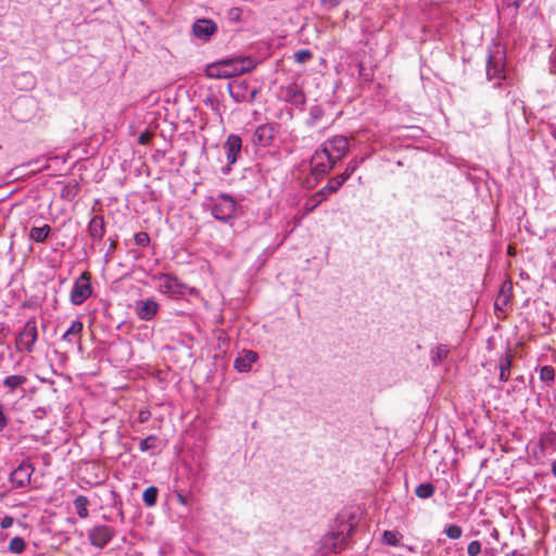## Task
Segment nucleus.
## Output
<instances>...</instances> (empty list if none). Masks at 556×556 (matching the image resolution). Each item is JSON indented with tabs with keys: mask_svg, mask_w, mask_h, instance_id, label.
Instances as JSON below:
<instances>
[{
	"mask_svg": "<svg viewBox=\"0 0 556 556\" xmlns=\"http://www.w3.org/2000/svg\"><path fill=\"white\" fill-rule=\"evenodd\" d=\"M467 553L469 556H477L481 553V543L479 541H472L468 544Z\"/></svg>",
	"mask_w": 556,
	"mask_h": 556,
	"instance_id": "obj_39",
	"label": "nucleus"
},
{
	"mask_svg": "<svg viewBox=\"0 0 556 556\" xmlns=\"http://www.w3.org/2000/svg\"><path fill=\"white\" fill-rule=\"evenodd\" d=\"M539 448L541 455L556 452V432L549 430L540 435Z\"/></svg>",
	"mask_w": 556,
	"mask_h": 556,
	"instance_id": "obj_20",
	"label": "nucleus"
},
{
	"mask_svg": "<svg viewBox=\"0 0 556 556\" xmlns=\"http://www.w3.org/2000/svg\"><path fill=\"white\" fill-rule=\"evenodd\" d=\"M357 167H358V161L352 160L346 165L345 170L342 174L338 175V177L341 178L342 182L344 184L353 175V173L356 170Z\"/></svg>",
	"mask_w": 556,
	"mask_h": 556,
	"instance_id": "obj_35",
	"label": "nucleus"
},
{
	"mask_svg": "<svg viewBox=\"0 0 556 556\" xmlns=\"http://www.w3.org/2000/svg\"><path fill=\"white\" fill-rule=\"evenodd\" d=\"M336 163L337 161L328 153L327 148L320 146L311 159L312 174L316 178L323 177L333 168Z\"/></svg>",
	"mask_w": 556,
	"mask_h": 556,
	"instance_id": "obj_7",
	"label": "nucleus"
},
{
	"mask_svg": "<svg viewBox=\"0 0 556 556\" xmlns=\"http://www.w3.org/2000/svg\"><path fill=\"white\" fill-rule=\"evenodd\" d=\"M342 186V179L336 176L330 178L327 185L316 192L321 199H324V201H326L332 193H336Z\"/></svg>",
	"mask_w": 556,
	"mask_h": 556,
	"instance_id": "obj_22",
	"label": "nucleus"
},
{
	"mask_svg": "<svg viewBox=\"0 0 556 556\" xmlns=\"http://www.w3.org/2000/svg\"><path fill=\"white\" fill-rule=\"evenodd\" d=\"M157 309L159 304L152 299L139 301L136 305V314L141 320L152 319L157 313Z\"/></svg>",
	"mask_w": 556,
	"mask_h": 556,
	"instance_id": "obj_16",
	"label": "nucleus"
},
{
	"mask_svg": "<svg viewBox=\"0 0 556 556\" xmlns=\"http://www.w3.org/2000/svg\"><path fill=\"white\" fill-rule=\"evenodd\" d=\"M159 490L156 486H149L142 494V501L148 507H152L156 504Z\"/></svg>",
	"mask_w": 556,
	"mask_h": 556,
	"instance_id": "obj_32",
	"label": "nucleus"
},
{
	"mask_svg": "<svg viewBox=\"0 0 556 556\" xmlns=\"http://www.w3.org/2000/svg\"><path fill=\"white\" fill-rule=\"evenodd\" d=\"M230 97L236 102H253L258 89L251 88L247 80H235L228 85Z\"/></svg>",
	"mask_w": 556,
	"mask_h": 556,
	"instance_id": "obj_10",
	"label": "nucleus"
},
{
	"mask_svg": "<svg viewBox=\"0 0 556 556\" xmlns=\"http://www.w3.org/2000/svg\"><path fill=\"white\" fill-rule=\"evenodd\" d=\"M9 424V418L4 413V406L0 403V431H2Z\"/></svg>",
	"mask_w": 556,
	"mask_h": 556,
	"instance_id": "obj_41",
	"label": "nucleus"
},
{
	"mask_svg": "<svg viewBox=\"0 0 556 556\" xmlns=\"http://www.w3.org/2000/svg\"><path fill=\"white\" fill-rule=\"evenodd\" d=\"M540 379L547 384H551L552 382H554V379H555L554 367L548 366V365L541 367L540 368Z\"/></svg>",
	"mask_w": 556,
	"mask_h": 556,
	"instance_id": "obj_34",
	"label": "nucleus"
},
{
	"mask_svg": "<svg viewBox=\"0 0 556 556\" xmlns=\"http://www.w3.org/2000/svg\"><path fill=\"white\" fill-rule=\"evenodd\" d=\"M151 138H152V134L149 131H144V132L140 134V136L138 138V143L141 146H147L150 143Z\"/></svg>",
	"mask_w": 556,
	"mask_h": 556,
	"instance_id": "obj_42",
	"label": "nucleus"
},
{
	"mask_svg": "<svg viewBox=\"0 0 556 556\" xmlns=\"http://www.w3.org/2000/svg\"><path fill=\"white\" fill-rule=\"evenodd\" d=\"M508 7L519 8L525 0H504Z\"/></svg>",
	"mask_w": 556,
	"mask_h": 556,
	"instance_id": "obj_46",
	"label": "nucleus"
},
{
	"mask_svg": "<svg viewBox=\"0 0 556 556\" xmlns=\"http://www.w3.org/2000/svg\"><path fill=\"white\" fill-rule=\"evenodd\" d=\"M116 535V530L106 525H97L88 530L89 543L97 548H104Z\"/></svg>",
	"mask_w": 556,
	"mask_h": 556,
	"instance_id": "obj_8",
	"label": "nucleus"
},
{
	"mask_svg": "<svg viewBox=\"0 0 556 556\" xmlns=\"http://www.w3.org/2000/svg\"><path fill=\"white\" fill-rule=\"evenodd\" d=\"M313 58V53L308 49L298 50L293 53V59L296 63H306Z\"/></svg>",
	"mask_w": 556,
	"mask_h": 556,
	"instance_id": "obj_37",
	"label": "nucleus"
},
{
	"mask_svg": "<svg viewBox=\"0 0 556 556\" xmlns=\"http://www.w3.org/2000/svg\"><path fill=\"white\" fill-rule=\"evenodd\" d=\"M340 0H321V3L330 9L337 7Z\"/></svg>",
	"mask_w": 556,
	"mask_h": 556,
	"instance_id": "obj_45",
	"label": "nucleus"
},
{
	"mask_svg": "<svg viewBox=\"0 0 556 556\" xmlns=\"http://www.w3.org/2000/svg\"><path fill=\"white\" fill-rule=\"evenodd\" d=\"M151 414L149 410H140L138 419L140 422H146L150 418Z\"/></svg>",
	"mask_w": 556,
	"mask_h": 556,
	"instance_id": "obj_44",
	"label": "nucleus"
},
{
	"mask_svg": "<svg viewBox=\"0 0 556 556\" xmlns=\"http://www.w3.org/2000/svg\"><path fill=\"white\" fill-rule=\"evenodd\" d=\"M282 94H283L285 101L291 103L292 105L303 106L305 104V101H306L305 94L302 91V89L295 84L288 85L283 89Z\"/></svg>",
	"mask_w": 556,
	"mask_h": 556,
	"instance_id": "obj_17",
	"label": "nucleus"
},
{
	"mask_svg": "<svg viewBox=\"0 0 556 556\" xmlns=\"http://www.w3.org/2000/svg\"><path fill=\"white\" fill-rule=\"evenodd\" d=\"M486 77L489 80H496L495 86H501V80L506 78L505 75V54L502 50L496 49L490 52L486 60Z\"/></svg>",
	"mask_w": 556,
	"mask_h": 556,
	"instance_id": "obj_6",
	"label": "nucleus"
},
{
	"mask_svg": "<svg viewBox=\"0 0 556 556\" xmlns=\"http://www.w3.org/2000/svg\"><path fill=\"white\" fill-rule=\"evenodd\" d=\"M507 303V298L503 294H500L496 299L495 306L498 307L500 304L505 305Z\"/></svg>",
	"mask_w": 556,
	"mask_h": 556,
	"instance_id": "obj_48",
	"label": "nucleus"
},
{
	"mask_svg": "<svg viewBox=\"0 0 556 556\" xmlns=\"http://www.w3.org/2000/svg\"><path fill=\"white\" fill-rule=\"evenodd\" d=\"M114 247H115L114 242L112 244H110L111 249H114Z\"/></svg>",
	"mask_w": 556,
	"mask_h": 556,
	"instance_id": "obj_54",
	"label": "nucleus"
},
{
	"mask_svg": "<svg viewBox=\"0 0 556 556\" xmlns=\"http://www.w3.org/2000/svg\"><path fill=\"white\" fill-rule=\"evenodd\" d=\"M224 150L228 165L227 167L223 168V173L228 174L230 172V166L237 162L238 155L242 150V140L240 136L230 134L224 143Z\"/></svg>",
	"mask_w": 556,
	"mask_h": 556,
	"instance_id": "obj_14",
	"label": "nucleus"
},
{
	"mask_svg": "<svg viewBox=\"0 0 556 556\" xmlns=\"http://www.w3.org/2000/svg\"><path fill=\"white\" fill-rule=\"evenodd\" d=\"M498 534L500 533H498L497 529H493V531L491 532V536L494 538L495 540L498 539Z\"/></svg>",
	"mask_w": 556,
	"mask_h": 556,
	"instance_id": "obj_50",
	"label": "nucleus"
},
{
	"mask_svg": "<svg viewBox=\"0 0 556 556\" xmlns=\"http://www.w3.org/2000/svg\"><path fill=\"white\" fill-rule=\"evenodd\" d=\"M27 546L26 541L22 536H14L10 540L8 545V552L20 555L25 552Z\"/></svg>",
	"mask_w": 556,
	"mask_h": 556,
	"instance_id": "obj_28",
	"label": "nucleus"
},
{
	"mask_svg": "<svg viewBox=\"0 0 556 556\" xmlns=\"http://www.w3.org/2000/svg\"><path fill=\"white\" fill-rule=\"evenodd\" d=\"M552 270L556 273V261L552 264Z\"/></svg>",
	"mask_w": 556,
	"mask_h": 556,
	"instance_id": "obj_52",
	"label": "nucleus"
},
{
	"mask_svg": "<svg viewBox=\"0 0 556 556\" xmlns=\"http://www.w3.org/2000/svg\"><path fill=\"white\" fill-rule=\"evenodd\" d=\"M159 290L172 296H179L187 294L189 287L181 282L177 277L169 274H162L157 277Z\"/></svg>",
	"mask_w": 556,
	"mask_h": 556,
	"instance_id": "obj_9",
	"label": "nucleus"
},
{
	"mask_svg": "<svg viewBox=\"0 0 556 556\" xmlns=\"http://www.w3.org/2000/svg\"><path fill=\"white\" fill-rule=\"evenodd\" d=\"M13 523H14V518L11 516H5L4 518H2L0 526L2 529H9L13 526Z\"/></svg>",
	"mask_w": 556,
	"mask_h": 556,
	"instance_id": "obj_43",
	"label": "nucleus"
},
{
	"mask_svg": "<svg viewBox=\"0 0 556 556\" xmlns=\"http://www.w3.org/2000/svg\"><path fill=\"white\" fill-rule=\"evenodd\" d=\"M179 502H180V503H182V504H185V503H186V502H185V498H184L181 495H179Z\"/></svg>",
	"mask_w": 556,
	"mask_h": 556,
	"instance_id": "obj_53",
	"label": "nucleus"
},
{
	"mask_svg": "<svg viewBox=\"0 0 556 556\" xmlns=\"http://www.w3.org/2000/svg\"><path fill=\"white\" fill-rule=\"evenodd\" d=\"M92 291L91 275L88 271H84L73 283V288L70 293V301L73 305H81L91 296Z\"/></svg>",
	"mask_w": 556,
	"mask_h": 556,
	"instance_id": "obj_5",
	"label": "nucleus"
},
{
	"mask_svg": "<svg viewBox=\"0 0 556 556\" xmlns=\"http://www.w3.org/2000/svg\"><path fill=\"white\" fill-rule=\"evenodd\" d=\"M402 538L399 531L386 530L382 533V543L389 546H397Z\"/></svg>",
	"mask_w": 556,
	"mask_h": 556,
	"instance_id": "obj_30",
	"label": "nucleus"
},
{
	"mask_svg": "<svg viewBox=\"0 0 556 556\" xmlns=\"http://www.w3.org/2000/svg\"><path fill=\"white\" fill-rule=\"evenodd\" d=\"M159 446V438L156 435H149L146 439L141 440L139 443V448L141 452L154 451Z\"/></svg>",
	"mask_w": 556,
	"mask_h": 556,
	"instance_id": "obj_33",
	"label": "nucleus"
},
{
	"mask_svg": "<svg viewBox=\"0 0 556 556\" xmlns=\"http://www.w3.org/2000/svg\"><path fill=\"white\" fill-rule=\"evenodd\" d=\"M38 340L37 323L34 317L29 318L15 337V346L18 352L33 353Z\"/></svg>",
	"mask_w": 556,
	"mask_h": 556,
	"instance_id": "obj_4",
	"label": "nucleus"
},
{
	"mask_svg": "<svg viewBox=\"0 0 556 556\" xmlns=\"http://www.w3.org/2000/svg\"><path fill=\"white\" fill-rule=\"evenodd\" d=\"M228 18L232 22H240L241 21V15H242V10L238 7H233L231 9L228 10Z\"/></svg>",
	"mask_w": 556,
	"mask_h": 556,
	"instance_id": "obj_40",
	"label": "nucleus"
},
{
	"mask_svg": "<svg viewBox=\"0 0 556 556\" xmlns=\"http://www.w3.org/2000/svg\"><path fill=\"white\" fill-rule=\"evenodd\" d=\"M83 329H84L83 323L78 319L74 320L72 323V325L70 326V328L62 336V340L66 341L68 343H73L74 342L73 338L77 337L78 341H79Z\"/></svg>",
	"mask_w": 556,
	"mask_h": 556,
	"instance_id": "obj_24",
	"label": "nucleus"
},
{
	"mask_svg": "<svg viewBox=\"0 0 556 556\" xmlns=\"http://www.w3.org/2000/svg\"><path fill=\"white\" fill-rule=\"evenodd\" d=\"M88 506H89V500L87 496L78 495L75 497L74 507L76 509L77 515L80 518L86 519L89 516Z\"/></svg>",
	"mask_w": 556,
	"mask_h": 556,
	"instance_id": "obj_27",
	"label": "nucleus"
},
{
	"mask_svg": "<svg viewBox=\"0 0 556 556\" xmlns=\"http://www.w3.org/2000/svg\"><path fill=\"white\" fill-rule=\"evenodd\" d=\"M27 102V100H24V99H21L18 100L16 103H15V110L20 106V105H23Z\"/></svg>",
	"mask_w": 556,
	"mask_h": 556,
	"instance_id": "obj_49",
	"label": "nucleus"
},
{
	"mask_svg": "<svg viewBox=\"0 0 556 556\" xmlns=\"http://www.w3.org/2000/svg\"><path fill=\"white\" fill-rule=\"evenodd\" d=\"M321 202H324V199H321L317 192L313 193L304 203L303 205V214L302 218L306 215L311 214Z\"/></svg>",
	"mask_w": 556,
	"mask_h": 556,
	"instance_id": "obj_29",
	"label": "nucleus"
},
{
	"mask_svg": "<svg viewBox=\"0 0 556 556\" xmlns=\"http://www.w3.org/2000/svg\"><path fill=\"white\" fill-rule=\"evenodd\" d=\"M355 531V525L351 518L345 519L339 516L336 522L330 527L319 541V552L323 555L340 554L350 543Z\"/></svg>",
	"mask_w": 556,
	"mask_h": 556,
	"instance_id": "obj_1",
	"label": "nucleus"
},
{
	"mask_svg": "<svg viewBox=\"0 0 556 556\" xmlns=\"http://www.w3.org/2000/svg\"><path fill=\"white\" fill-rule=\"evenodd\" d=\"M27 382V377L24 375H11L3 379V386L13 393L17 388Z\"/></svg>",
	"mask_w": 556,
	"mask_h": 556,
	"instance_id": "obj_26",
	"label": "nucleus"
},
{
	"mask_svg": "<svg viewBox=\"0 0 556 556\" xmlns=\"http://www.w3.org/2000/svg\"><path fill=\"white\" fill-rule=\"evenodd\" d=\"M552 473L556 478V462H553L552 464Z\"/></svg>",
	"mask_w": 556,
	"mask_h": 556,
	"instance_id": "obj_51",
	"label": "nucleus"
},
{
	"mask_svg": "<svg viewBox=\"0 0 556 556\" xmlns=\"http://www.w3.org/2000/svg\"><path fill=\"white\" fill-rule=\"evenodd\" d=\"M277 131V124L267 123L257 126L252 135L253 146L262 148L271 146Z\"/></svg>",
	"mask_w": 556,
	"mask_h": 556,
	"instance_id": "obj_11",
	"label": "nucleus"
},
{
	"mask_svg": "<svg viewBox=\"0 0 556 556\" xmlns=\"http://www.w3.org/2000/svg\"><path fill=\"white\" fill-rule=\"evenodd\" d=\"M434 491H435L434 485L430 482H427V483L419 484L415 490V494L419 498L426 500V498L431 497L434 494Z\"/></svg>",
	"mask_w": 556,
	"mask_h": 556,
	"instance_id": "obj_31",
	"label": "nucleus"
},
{
	"mask_svg": "<svg viewBox=\"0 0 556 556\" xmlns=\"http://www.w3.org/2000/svg\"><path fill=\"white\" fill-rule=\"evenodd\" d=\"M532 455L536 460H540L545 456L540 454L539 443L533 447Z\"/></svg>",
	"mask_w": 556,
	"mask_h": 556,
	"instance_id": "obj_47",
	"label": "nucleus"
},
{
	"mask_svg": "<svg viewBox=\"0 0 556 556\" xmlns=\"http://www.w3.org/2000/svg\"><path fill=\"white\" fill-rule=\"evenodd\" d=\"M51 232V226L48 224H45L41 227H33L29 231V239L37 243H42L47 240Z\"/></svg>",
	"mask_w": 556,
	"mask_h": 556,
	"instance_id": "obj_23",
	"label": "nucleus"
},
{
	"mask_svg": "<svg viewBox=\"0 0 556 556\" xmlns=\"http://www.w3.org/2000/svg\"><path fill=\"white\" fill-rule=\"evenodd\" d=\"M513 364V355L510 353L503 354L498 359L500 380L507 382L510 377V369Z\"/></svg>",
	"mask_w": 556,
	"mask_h": 556,
	"instance_id": "obj_21",
	"label": "nucleus"
},
{
	"mask_svg": "<svg viewBox=\"0 0 556 556\" xmlns=\"http://www.w3.org/2000/svg\"><path fill=\"white\" fill-rule=\"evenodd\" d=\"M35 471V467L29 459H24L22 463L11 472L10 481L15 488H25L29 484L30 478Z\"/></svg>",
	"mask_w": 556,
	"mask_h": 556,
	"instance_id": "obj_12",
	"label": "nucleus"
},
{
	"mask_svg": "<svg viewBox=\"0 0 556 556\" xmlns=\"http://www.w3.org/2000/svg\"><path fill=\"white\" fill-rule=\"evenodd\" d=\"M88 232L93 241H100L105 233V223L103 216H93L88 224Z\"/></svg>",
	"mask_w": 556,
	"mask_h": 556,
	"instance_id": "obj_19",
	"label": "nucleus"
},
{
	"mask_svg": "<svg viewBox=\"0 0 556 556\" xmlns=\"http://www.w3.org/2000/svg\"><path fill=\"white\" fill-rule=\"evenodd\" d=\"M451 540H457L463 534V529L458 525H448L443 531Z\"/></svg>",
	"mask_w": 556,
	"mask_h": 556,
	"instance_id": "obj_36",
	"label": "nucleus"
},
{
	"mask_svg": "<svg viewBox=\"0 0 556 556\" xmlns=\"http://www.w3.org/2000/svg\"><path fill=\"white\" fill-rule=\"evenodd\" d=\"M217 24L207 18L197 20L192 25V33L195 38L206 42L217 31Z\"/></svg>",
	"mask_w": 556,
	"mask_h": 556,
	"instance_id": "obj_15",
	"label": "nucleus"
},
{
	"mask_svg": "<svg viewBox=\"0 0 556 556\" xmlns=\"http://www.w3.org/2000/svg\"><path fill=\"white\" fill-rule=\"evenodd\" d=\"M212 215L222 222H228L238 215L239 206L233 198L227 193H219L210 198Z\"/></svg>",
	"mask_w": 556,
	"mask_h": 556,
	"instance_id": "obj_3",
	"label": "nucleus"
},
{
	"mask_svg": "<svg viewBox=\"0 0 556 556\" xmlns=\"http://www.w3.org/2000/svg\"><path fill=\"white\" fill-rule=\"evenodd\" d=\"M255 66L256 62L250 56L228 58L207 65L205 74L214 79L230 78L249 73Z\"/></svg>",
	"mask_w": 556,
	"mask_h": 556,
	"instance_id": "obj_2",
	"label": "nucleus"
},
{
	"mask_svg": "<svg viewBox=\"0 0 556 556\" xmlns=\"http://www.w3.org/2000/svg\"><path fill=\"white\" fill-rule=\"evenodd\" d=\"M135 243L139 247H148L150 243V237L147 232L140 231L134 236Z\"/></svg>",
	"mask_w": 556,
	"mask_h": 556,
	"instance_id": "obj_38",
	"label": "nucleus"
},
{
	"mask_svg": "<svg viewBox=\"0 0 556 556\" xmlns=\"http://www.w3.org/2000/svg\"><path fill=\"white\" fill-rule=\"evenodd\" d=\"M321 147L327 148L328 153L334 161H341L348 153L350 141L345 136H333L323 142Z\"/></svg>",
	"mask_w": 556,
	"mask_h": 556,
	"instance_id": "obj_13",
	"label": "nucleus"
},
{
	"mask_svg": "<svg viewBox=\"0 0 556 556\" xmlns=\"http://www.w3.org/2000/svg\"><path fill=\"white\" fill-rule=\"evenodd\" d=\"M257 358L258 356L256 352L243 351V353L235 359V368L240 372H247L251 369Z\"/></svg>",
	"mask_w": 556,
	"mask_h": 556,
	"instance_id": "obj_18",
	"label": "nucleus"
},
{
	"mask_svg": "<svg viewBox=\"0 0 556 556\" xmlns=\"http://www.w3.org/2000/svg\"><path fill=\"white\" fill-rule=\"evenodd\" d=\"M450 348L446 344H439L430 351V358L433 365L441 364L447 358Z\"/></svg>",
	"mask_w": 556,
	"mask_h": 556,
	"instance_id": "obj_25",
	"label": "nucleus"
}]
</instances>
